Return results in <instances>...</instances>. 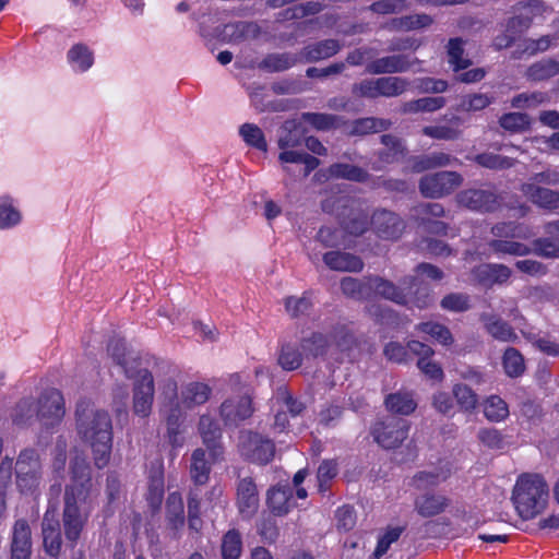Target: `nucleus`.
I'll list each match as a JSON object with an SVG mask.
<instances>
[{"instance_id":"obj_1","label":"nucleus","mask_w":559,"mask_h":559,"mask_svg":"<svg viewBox=\"0 0 559 559\" xmlns=\"http://www.w3.org/2000/svg\"><path fill=\"white\" fill-rule=\"evenodd\" d=\"M94 509L91 468L84 459L71 464V481L63 493L62 527L64 536L74 547Z\"/></svg>"},{"instance_id":"obj_2","label":"nucleus","mask_w":559,"mask_h":559,"mask_svg":"<svg viewBox=\"0 0 559 559\" xmlns=\"http://www.w3.org/2000/svg\"><path fill=\"white\" fill-rule=\"evenodd\" d=\"M76 430L79 436L90 443L95 465L103 468L110 459L112 447V423L110 415L96 408L88 400H81L75 411Z\"/></svg>"},{"instance_id":"obj_3","label":"nucleus","mask_w":559,"mask_h":559,"mask_svg":"<svg viewBox=\"0 0 559 559\" xmlns=\"http://www.w3.org/2000/svg\"><path fill=\"white\" fill-rule=\"evenodd\" d=\"M549 487L539 474H522L516 479L512 501L523 520H532L543 513L548 506Z\"/></svg>"},{"instance_id":"obj_4","label":"nucleus","mask_w":559,"mask_h":559,"mask_svg":"<svg viewBox=\"0 0 559 559\" xmlns=\"http://www.w3.org/2000/svg\"><path fill=\"white\" fill-rule=\"evenodd\" d=\"M16 485L21 492L35 491L43 479V464L36 449H23L15 462Z\"/></svg>"},{"instance_id":"obj_5","label":"nucleus","mask_w":559,"mask_h":559,"mask_svg":"<svg viewBox=\"0 0 559 559\" xmlns=\"http://www.w3.org/2000/svg\"><path fill=\"white\" fill-rule=\"evenodd\" d=\"M342 212L338 214L343 229L353 236L362 235L371 225L365 202L352 198L340 201Z\"/></svg>"},{"instance_id":"obj_6","label":"nucleus","mask_w":559,"mask_h":559,"mask_svg":"<svg viewBox=\"0 0 559 559\" xmlns=\"http://www.w3.org/2000/svg\"><path fill=\"white\" fill-rule=\"evenodd\" d=\"M463 183V177L456 171H438L420 178L419 191L425 198L440 199L451 194Z\"/></svg>"},{"instance_id":"obj_7","label":"nucleus","mask_w":559,"mask_h":559,"mask_svg":"<svg viewBox=\"0 0 559 559\" xmlns=\"http://www.w3.org/2000/svg\"><path fill=\"white\" fill-rule=\"evenodd\" d=\"M409 424L407 420L388 417L377 421L371 428L373 440L384 449H394L407 438Z\"/></svg>"},{"instance_id":"obj_8","label":"nucleus","mask_w":559,"mask_h":559,"mask_svg":"<svg viewBox=\"0 0 559 559\" xmlns=\"http://www.w3.org/2000/svg\"><path fill=\"white\" fill-rule=\"evenodd\" d=\"M238 447L243 457L261 465L272 461L275 454L274 443L270 439L252 431H242L240 433Z\"/></svg>"},{"instance_id":"obj_9","label":"nucleus","mask_w":559,"mask_h":559,"mask_svg":"<svg viewBox=\"0 0 559 559\" xmlns=\"http://www.w3.org/2000/svg\"><path fill=\"white\" fill-rule=\"evenodd\" d=\"M64 415V401L60 391L46 390L37 401V419L46 427L53 426Z\"/></svg>"},{"instance_id":"obj_10","label":"nucleus","mask_w":559,"mask_h":559,"mask_svg":"<svg viewBox=\"0 0 559 559\" xmlns=\"http://www.w3.org/2000/svg\"><path fill=\"white\" fill-rule=\"evenodd\" d=\"M418 62V59L411 55H388L367 62L366 72L373 75L404 73Z\"/></svg>"},{"instance_id":"obj_11","label":"nucleus","mask_w":559,"mask_h":559,"mask_svg":"<svg viewBox=\"0 0 559 559\" xmlns=\"http://www.w3.org/2000/svg\"><path fill=\"white\" fill-rule=\"evenodd\" d=\"M136 376L139 379L133 388V412L141 417H147L151 414L154 399V380L147 369L140 370Z\"/></svg>"},{"instance_id":"obj_12","label":"nucleus","mask_w":559,"mask_h":559,"mask_svg":"<svg viewBox=\"0 0 559 559\" xmlns=\"http://www.w3.org/2000/svg\"><path fill=\"white\" fill-rule=\"evenodd\" d=\"M455 199L459 205L480 213L493 212L499 206L498 195L492 190L465 189Z\"/></svg>"},{"instance_id":"obj_13","label":"nucleus","mask_w":559,"mask_h":559,"mask_svg":"<svg viewBox=\"0 0 559 559\" xmlns=\"http://www.w3.org/2000/svg\"><path fill=\"white\" fill-rule=\"evenodd\" d=\"M43 546L45 552L57 558L62 550L61 525L56 510L47 509L41 521Z\"/></svg>"},{"instance_id":"obj_14","label":"nucleus","mask_w":559,"mask_h":559,"mask_svg":"<svg viewBox=\"0 0 559 559\" xmlns=\"http://www.w3.org/2000/svg\"><path fill=\"white\" fill-rule=\"evenodd\" d=\"M259 491L251 477H243L237 481L236 506L242 519H251L259 509Z\"/></svg>"},{"instance_id":"obj_15","label":"nucleus","mask_w":559,"mask_h":559,"mask_svg":"<svg viewBox=\"0 0 559 559\" xmlns=\"http://www.w3.org/2000/svg\"><path fill=\"white\" fill-rule=\"evenodd\" d=\"M371 226L378 237L386 240L397 239L405 228L404 221L397 214L384 209L373 212Z\"/></svg>"},{"instance_id":"obj_16","label":"nucleus","mask_w":559,"mask_h":559,"mask_svg":"<svg viewBox=\"0 0 559 559\" xmlns=\"http://www.w3.org/2000/svg\"><path fill=\"white\" fill-rule=\"evenodd\" d=\"M32 530L25 519H17L11 530L10 559H31Z\"/></svg>"},{"instance_id":"obj_17","label":"nucleus","mask_w":559,"mask_h":559,"mask_svg":"<svg viewBox=\"0 0 559 559\" xmlns=\"http://www.w3.org/2000/svg\"><path fill=\"white\" fill-rule=\"evenodd\" d=\"M511 274V269L500 263H483L475 266L471 273L474 282L487 288L507 283Z\"/></svg>"},{"instance_id":"obj_18","label":"nucleus","mask_w":559,"mask_h":559,"mask_svg":"<svg viewBox=\"0 0 559 559\" xmlns=\"http://www.w3.org/2000/svg\"><path fill=\"white\" fill-rule=\"evenodd\" d=\"M253 413L251 397L249 395L227 399L221 405V417L227 426H237L249 418Z\"/></svg>"},{"instance_id":"obj_19","label":"nucleus","mask_w":559,"mask_h":559,"mask_svg":"<svg viewBox=\"0 0 559 559\" xmlns=\"http://www.w3.org/2000/svg\"><path fill=\"white\" fill-rule=\"evenodd\" d=\"M381 143L384 148L377 152V158L371 163V168L376 171L383 170L388 165L399 162L406 154L405 145L395 135L383 134Z\"/></svg>"},{"instance_id":"obj_20","label":"nucleus","mask_w":559,"mask_h":559,"mask_svg":"<svg viewBox=\"0 0 559 559\" xmlns=\"http://www.w3.org/2000/svg\"><path fill=\"white\" fill-rule=\"evenodd\" d=\"M266 506L276 516H284L295 508L294 488L288 485L277 484L266 492Z\"/></svg>"},{"instance_id":"obj_21","label":"nucleus","mask_w":559,"mask_h":559,"mask_svg":"<svg viewBox=\"0 0 559 559\" xmlns=\"http://www.w3.org/2000/svg\"><path fill=\"white\" fill-rule=\"evenodd\" d=\"M109 356L120 366L127 378H133L140 371V360L127 350L122 338L114 337L107 347Z\"/></svg>"},{"instance_id":"obj_22","label":"nucleus","mask_w":559,"mask_h":559,"mask_svg":"<svg viewBox=\"0 0 559 559\" xmlns=\"http://www.w3.org/2000/svg\"><path fill=\"white\" fill-rule=\"evenodd\" d=\"M521 192L538 207L555 211L559 209V192L537 186L535 183H522Z\"/></svg>"},{"instance_id":"obj_23","label":"nucleus","mask_w":559,"mask_h":559,"mask_svg":"<svg viewBox=\"0 0 559 559\" xmlns=\"http://www.w3.org/2000/svg\"><path fill=\"white\" fill-rule=\"evenodd\" d=\"M199 432L210 451L212 462L216 461L223 453L219 444L222 433L217 423L211 416L202 415L199 420Z\"/></svg>"},{"instance_id":"obj_24","label":"nucleus","mask_w":559,"mask_h":559,"mask_svg":"<svg viewBox=\"0 0 559 559\" xmlns=\"http://www.w3.org/2000/svg\"><path fill=\"white\" fill-rule=\"evenodd\" d=\"M211 393L212 389L206 383L193 381L182 385L176 402L191 409L206 403Z\"/></svg>"},{"instance_id":"obj_25","label":"nucleus","mask_w":559,"mask_h":559,"mask_svg":"<svg viewBox=\"0 0 559 559\" xmlns=\"http://www.w3.org/2000/svg\"><path fill=\"white\" fill-rule=\"evenodd\" d=\"M380 296L397 305H408L405 286H396L393 282L380 276H370V296Z\"/></svg>"},{"instance_id":"obj_26","label":"nucleus","mask_w":559,"mask_h":559,"mask_svg":"<svg viewBox=\"0 0 559 559\" xmlns=\"http://www.w3.org/2000/svg\"><path fill=\"white\" fill-rule=\"evenodd\" d=\"M342 49L336 39H323L305 46L300 51V59L305 62H318L335 56Z\"/></svg>"},{"instance_id":"obj_27","label":"nucleus","mask_w":559,"mask_h":559,"mask_svg":"<svg viewBox=\"0 0 559 559\" xmlns=\"http://www.w3.org/2000/svg\"><path fill=\"white\" fill-rule=\"evenodd\" d=\"M166 526L174 537H178L185 526L183 500L177 491L170 492L166 500Z\"/></svg>"},{"instance_id":"obj_28","label":"nucleus","mask_w":559,"mask_h":559,"mask_svg":"<svg viewBox=\"0 0 559 559\" xmlns=\"http://www.w3.org/2000/svg\"><path fill=\"white\" fill-rule=\"evenodd\" d=\"M480 321L484 323L486 332L499 342H515L518 335L513 328L500 317L492 313H481Z\"/></svg>"},{"instance_id":"obj_29","label":"nucleus","mask_w":559,"mask_h":559,"mask_svg":"<svg viewBox=\"0 0 559 559\" xmlns=\"http://www.w3.org/2000/svg\"><path fill=\"white\" fill-rule=\"evenodd\" d=\"M323 261L328 267L338 272H360L362 260L349 252L329 251L324 253Z\"/></svg>"},{"instance_id":"obj_30","label":"nucleus","mask_w":559,"mask_h":559,"mask_svg":"<svg viewBox=\"0 0 559 559\" xmlns=\"http://www.w3.org/2000/svg\"><path fill=\"white\" fill-rule=\"evenodd\" d=\"M408 295V305L419 309L427 308L432 302L428 286L416 276H407L402 281Z\"/></svg>"},{"instance_id":"obj_31","label":"nucleus","mask_w":559,"mask_h":559,"mask_svg":"<svg viewBox=\"0 0 559 559\" xmlns=\"http://www.w3.org/2000/svg\"><path fill=\"white\" fill-rule=\"evenodd\" d=\"M433 23V19L426 13L409 14L401 17H394L383 25L391 32H408L425 28Z\"/></svg>"},{"instance_id":"obj_32","label":"nucleus","mask_w":559,"mask_h":559,"mask_svg":"<svg viewBox=\"0 0 559 559\" xmlns=\"http://www.w3.org/2000/svg\"><path fill=\"white\" fill-rule=\"evenodd\" d=\"M449 500L442 495L425 493L414 501L415 510L424 518L435 516L444 511Z\"/></svg>"},{"instance_id":"obj_33","label":"nucleus","mask_w":559,"mask_h":559,"mask_svg":"<svg viewBox=\"0 0 559 559\" xmlns=\"http://www.w3.org/2000/svg\"><path fill=\"white\" fill-rule=\"evenodd\" d=\"M451 475V468L449 463L436 467L432 471H421L414 475L412 485L416 489H426L429 487L438 486L445 481Z\"/></svg>"},{"instance_id":"obj_34","label":"nucleus","mask_w":559,"mask_h":559,"mask_svg":"<svg viewBox=\"0 0 559 559\" xmlns=\"http://www.w3.org/2000/svg\"><path fill=\"white\" fill-rule=\"evenodd\" d=\"M386 409L399 415H411L417 407V402L412 392L399 391L389 394L384 400Z\"/></svg>"},{"instance_id":"obj_35","label":"nucleus","mask_w":559,"mask_h":559,"mask_svg":"<svg viewBox=\"0 0 559 559\" xmlns=\"http://www.w3.org/2000/svg\"><path fill=\"white\" fill-rule=\"evenodd\" d=\"M68 62L75 72H86L94 64V53L84 44L73 45L67 53Z\"/></svg>"},{"instance_id":"obj_36","label":"nucleus","mask_w":559,"mask_h":559,"mask_svg":"<svg viewBox=\"0 0 559 559\" xmlns=\"http://www.w3.org/2000/svg\"><path fill=\"white\" fill-rule=\"evenodd\" d=\"M326 173L331 178L345 179L354 182H366L369 179V173L364 168L344 163L332 164L326 169Z\"/></svg>"},{"instance_id":"obj_37","label":"nucleus","mask_w":559,"mask_h":559,"mask_svg":"<svg viewBox=\"0 0 559 559\" xmlns=\"http://www.w3.org/2000/svg\"><path fill=\"white\" fill-rule=\"evenodd\" d=\"M391 127V121L382 118L366 117L354 120L348 130L349 135H366L385 131Z\"/></svg>"},{"instance_id":"obj_38","label":"nucleus","mask_w":559,"mask_h":559,"mask_svg":"<svg viewBox=\"0 0 559 559\" xmlns=\"http://www.w3.org/2000/svg\"><path fill=\"white\" fill-rule=\"evenodd\" d=\"M211 462L205 457L203 449H195L191 455L190 476L195 485L207 483L211 473Z\"/></svg>"},{"instance_id":"obj_39","label":"nucleus","mask_w":559,"mask_h":559,"mask_svg":"<svg viewBox=\"0 0 559 559\" xmlns=\"http://www.w3.org/2000/svg\"><path fill=\"white\" fill-rule=\"evenodd\" d=\"M299 61H302L300 52L270 53L262 60L260 68L271 72H281L290 69Z\"/></svg>"},{"instance_id":"obj_40","label":"nucleus","mask_w":559,"mask_h":559,"mask_svg":"<svg viewBox=\"0 0 559 559\" xmlns=\"http://www.w3.org/2000/svg\"><path fill=\"white\" fill-rule=\"evenodd\" d=\"M447 99L442 96L423 97L403 104V114L433 112L443 108Z\"/></svg>"},{"instance_id":"obj_41","label":"nucleus","mask_w":559,"mask_h":559,"mask_svg":"<svg viewBox=\"0 0 559 559\" xmlns=\"http://www.w3.org/2000/svg\"><path fill=\"white\" fill-rule=\"evenodd\" d=\"M558 74L559 61L554 59H542L526 70V78L535 82L549 80Z\"/></svg>"},{"instance_id":"obj_42","label":"nucleus","mask_w":559,"mask_h":559,"mask_svg":"<svg viewBox=\"0 0 559 559\" xmlns=\"http://www.w3.org/2000/svg\"><path fill=\"white\" fill-rule=\"evenodd\" d=\"M491 233L498 239L511 238V239H528L533 236L532 229L518 223H499L491 228Z\"/></svg>"},{"instance_id":"obj_43","label":"nucleus","mask_w":559,"mask_h":559,"mask_svg":"<svg viewBox=\"0 0 559 559\" xmlns=\"http://www.w3.org/2000/svg\"><path fill=\"white\" fill-rule=\"evenodd\" d=\"M448 62L454 72L467 69L472 60L464 56V40L462 38H451L448 43Z\"/></svg>"},{"instance_id":"obj_44","label":"nucleus","mask_w":559,"mask_h":559,"mask_svg":"<svg viewBox=\"0 0 559 559\" xmlns=\"http://www.w3.org/2000/svg\"><path fill=\"white\" fill-rule=\"evenodd\" d=\"M489 247L497 254L523 257L532 252L530 246L511 238L493 239L489 242Z\"/></svg>"},{"instance_id":"obj_45","label":"nucleus","mask_w":559,"mask_h":559,"mask_svg":"<svg viewBox=\"0 0 559 559\" xmlns=\"http://www.w3.org/2000/svg\"><path fill=\"white\" fill-rule=\"evenodd\" d=\"M301 120L318 131H330L340 127L342 118L324 112H302Z\"/></svg>"},{"instance_id":"obj_46","label":"nucleus","mask_w":559,"mask_h":559,"mask_svg":"<svg viewBox=\"0 0 559 559\" xmlns=\"http://www.w3.org/2000/svg\"><path fill=\"white\" fill-rule=\"evenodd\" d=\"M330 340L319 332H312L309 336L301 340L300 346L305 357H318L325 354L330 346Z\"/></svg>"},{"instance_id":"obj_47","label":"nucleus","mask_w":559,"mask_h":559,"mask_svg":"<svg viewBox=\"0 0 559 559\" xmlns=\"http://www.w3.org/2000/svg\"><path fill=\"white\" fill-rule=\"evenodd\" d=\"M341 288L347 297L362 300L370 297V277L362 281L354 277H344L341 282Z\"/></svg>"},{"instance_id":"obj_48","label":"nucleus","mask_w":559,"mask_h":559,"mask_svg":"<svg viewBox=\"0 0 559 559\" xmlns=\"http://www.w3.org/2000/svg\"><path fill=\"white\" fill-rule=\"evenodd\" d=\"M37 419V403L32 397L22 399L12 413L13 423L20 426L29 425Z\"/></svg>"},{"instance_id":"obj_49","label":"nucleus","mask_w":559,"mask_h":559,"mask_svg":"<svg viewBox=\"0 0 559 559\" xmlns=\"http://www.w3.org/2000/svg\"><path fill=\"white\" fill-rule=\"evenodd\" d=\"M493 102V96L486 93L467 94L461 97L456 109L465 112L479 111L487 108Z\"/></svg>"},{"instance_id":"obj_50","label":"nucleus","mask_w":559,"mask_h":559,"mask_svg":"<svg viewBox=\"0 0 559 559\" xmlns=\"http://www.w3.org/2000/svg\"><path fill=\"white\" fill-rule=\"evenodd\" d=\"M239 134L247 145L266 152L267 143L264 133L257 124L243 123L239 128Z\"/></svg>"},{"instance_id":"obj_51","label":"nucleus","mask_w":559,"mask_h":559,"mask_svg":"<svg viewBox=\"0 0 559 559\" xmlns=\"http://www.w3.org/2000/svg\"><path fill=\"white\" fill-rule=\"evenodd\" d=\"M473 160L481 167L493 170L508 169L515 165L514 158L487 152L474 156Z\"/></svg>"},{"instance_id":"obj_52","label":"nucleus","mask_w":559,"mask_h":559,"mask_svg":"<svg viewBox=\"0 0 559 559\" xmlns=\"http://www.w3.org/2000/svg\"><path fill=\"white\" fill-rule=\"evenodd\" d=\"M408 86V81L401 76L379 78L380 97H396L402 95Z\"/></svg>"},{"instance_id":"obj_53","label":"nucleus","mask_w":559,"mask_h":559,"mask_svg":"<svg viewBox=\"0 0 559 559\" xmlns=\"http://www.w3.org/2000/svg\"><path fill=\"white\" fill-rule=\"evenodd\" d=\"M416 329L423 333L430 335L433 340L444 346L453 344L454 338L451 331L443 324L438 322H423L419 323Z\"/></svg>"},{"instance_id":"obj_54","label":"nucleus","mask_w":559,"mask_h":559,"mask_svg":"<svg viewBox=\"0 0 559 559\" xmlns=\"http://www.w3.org/2000/svg\"><path fill=\"white\" fill-rule=\"evenodd\" d=\"M275 399L280 408L285 409L286 414L289 413L292 417L301 415L306 408L304 402L293 396L286 388H280L276 392Z\"/></svg>"},{"instance_id":"obj_55","label":"nucleus","mask_w":559,"mask_h":559,"mask_svg":"<svg viewBox=\"0 0 559 559\" xmlns=\"http://www.w3.org/2000/svg\"><path fill=\"white\" fill-rule=\"evenodd\" d=\"M322 10V4L318 1H308L297 4L278 13L277 20L302 19L307 15H313Z\"/></svg>"},{"instance_id":"obj_56","label":"nucleus","mask_w":559,"mask_h":559,"mask_svg":"<svg viewBox=\"0 0 559 559\" xmlns=\"http://www.w3.org/2000/svg\"><path fill=\"white\" fill-rule=\"evenodd\" d=\"M499 124L509 132H523L530 128L531 119L527 114L508 112L500 117Z\"/></svg>"},{"instance_id":"obj_57","label":"nucleus","mask_w":559,"mask_h":559,"mask_svg":"<svg viewBox=\"0 0 559 559\" xmlns=\"http://www.w3.org/2000/svg\"><path fill=\"white\" fill-rule=\"evenodd\" d=\"M531 248L536 255L547 259L559 258V237L549 235L548 237L537 238L533 241Z\"/></svg>"},{"instance_id":"obj_58","label":"nucleus","mask_w":559,"mask_h":559,"mask_svg":"<svg viewBox=\"0 0 559 559\" xmlns=\"http://www.w3.org/2000/svg\"><path fill=\"white\" fill-rule=\"evenodd\" d=\"M484 415L490 421H501L508 417L509 408L501 397L491 395L485 401Z\"/></svg>"},{"instance_id":"obj_59","label":"nucleus","mask_w":559,"mask_h":559,"mask_svg":"<svg viewBox=\"0 0 559 559\" xmlns=\"http://www.w3.org/2000/svg\"><path fill=\"white\" fill-rule=\"evenodd\" d=\"M502 365L506 370V373L512 378L521 376L525 368L523 356L518 349L513 347H509L506 349L502 359Z\"/></svg>"},{"instance_id":"obj_60","label":"nucleus","mask_w":559,"mask_h":559,"mask_svg":"<svg viewBox=\"0 0 559 559\" xmlns=\"http://www.w3.org/2000/svg\"><path fill=\"white\" fill-rule=\"evenodd\" d=\"M242 549V542L239 532L228 531L222 542L223 559H238Z\"/></svg>"},{"instance_id":"obj_61","label":"nucleus","mask_w":559,"mask_h":559,"mask_svg":"<svg viewBox=\"0 0 559 559\" xmlns=\"http://www.w3.org/2000/svg\"><path fill=\"white\" fill-rule=\"evenodd\" d=\"M338 465L334 460H324L318 467V488L321 493L328 491L330 481L337 475Z\"/></svg>"},{"instance_id":"obj_62","label":"nucleus","mask_w":559,"mask_h":559,"mask_svg":"<svg viewBox=\"0 0 559 559\" xmlns=\"http://www.w3.org/2000/svg\"><path fill=\"white\" fill-rule=\"evenodd\" d=\"M453 395L465 412L473 411L478 404L477 394L466 384L459 383L453 386Z\"/></svg>"},{"instance_id":"obj_63","label":"nucleus","mask_w":559,"mask_h":559,"mask_svg":"<svg viewBox=\"0 0 559 559\" xmlns=\"http://www.w3.org/2000/svg\"><path fill=\"white\" fill-rule=\"evenodd\" d=\"M21 221L20 212L9 198H0V229L15 226Z\"/></svg>"},{"instance_id":"obj_64","label":"nucleus","mask_w":559,"mask_h":559,"mask_svg":"<svg viewBox=\"0 0 559 559\" xmlns=\"http://www.w3.org/2000/svg\"><path fill=\"white\" fill-rule=\"evenodd\" d=\"M302 356L304 354L299 353L294 345L286 344L282 346L278 364L285 370H295L301 366Z\"/></svg>"}]
</instances>
